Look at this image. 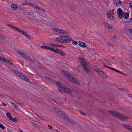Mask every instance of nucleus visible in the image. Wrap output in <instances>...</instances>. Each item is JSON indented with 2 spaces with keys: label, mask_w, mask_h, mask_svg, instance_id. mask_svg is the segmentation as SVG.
Instances as JSON below:
<instances>
[{
  "label": "nucleus",
  "mask_w": 132,
  "mask_h": 132,
  "mask_svg": "<svg viewBox=\"0 0 132 132\" xmlns=\"http://www.w3.org/2000/svg\"><path fill=\"white\" fill-rule=\"evenodd\" d=\"M45 79L50 80L52 82L55 84L58 87L60 92L63 93H70L71 92V90L69 88L62 85L61 83L59 81H55L53 79L47 76H45Z\"/></svg>",
  "instance_id": "obj_1"
},
{
  "label": "nucleus",
  "mask_w": 132,
  "mask_h": 132,
  "mask_svg": "<svg viewBox=\"0 0 132 132\" xmlns=\"http://www.w3.org/2000/svg\"><path fill=\"white\" fill-rule=\"evenodd\" d=\"M109 113L114 116L116 117L118 119L122 120H124L129 118L128 117L121 115L119 112L116 111L112 110H109L108 111Z\"/></svg>",
  "instance_id": "obj_2"
},
{
  "label": "nucleus",
  "mask_w": 132,
  "mask_h": 132,
  "mask_svg": "<svg viewBox=\"0 0 132 132\" xmlns=\"http://www.w3.org/2000/svg\"><path fill=\"white\" fill-rule=\"evenodd\" d=\"M54 111L59 115L62 118L65 119L68 122H70L71 123H72L71 121V118H69L67 115H65L64 113H62L60 109H59L55 107L54 108Z\"/></svg>",
  "instance_id": "obj_3"
},
{
  "label": "nucleus",
  "mask_w": 132,
  "mask_h": 132,
  "mask_svg": "<svg viewBox=\"0 0 132 132\" xmlns=\"http://www.w3.org/2000/svg\"><path fill=\"white\" fill-rule=\"evenodd\" d=\"M66 77L69 81L73 84H80L79 81L69 73L68 74V75H66Z\"/></svg>",
  "instance_id": "obj_4"
},
{
  "label": "nucleus",
  "mask_w": 132,
  "mask_h": 132,
  "mask_svg": "<svg viewBox=\"0 0 132 132\" xmlns=\"http://www.w3.org/2000/svg\"><path fill=\"white\" fill-rule=\"evenodd\" d=\"M78 59L80 62L81 64L83 65V66L86 71V72H88V70L87 68L86 63L85 61L84 60L79 57L78 58Z\"/></svg>",
  "instance_id": "obj_5"
},
{
  "label": "nucleus",
  "mask_w": 132,
  "mask_h": 132,
  "mask_svg": "<svg viewBox=\"0 0 132 132\" xmlns=\"http://www.w3.org/2000/svg\"><path fill=\"white\" fill-rule=\"evenodd\" d=\"M26 4L30 6H31L32 7L36 8L42 11H45V10L42 7H41L37 5H35L33 4H30L28 3H26Z\"/></svg>",
  "instance_id": "obj_6"
},
{
  "label": "nucleus",
  "mask_w": 132,
  "mask_h": 132,
  "mask_svg": "<svg viewBox=\"0 0 132 132\" xmlns=\"http://www.w3.org/2000/svg\"><path fill=\"white\" fill-rule=\"evenodd\" d=\"M63 43H68L72 41V39L70 37L63 36Z\"/></svg>",
  "instance_id": "obj_7"
},
{
  "label": "nucleus",
  "mask_w": 132,
  "mask_h": 132,
  "mask_svg": "<svg viewBox=\"0 0 132 132\" xmlns=\"http://www.w3.org/2000/svg\"><path fill=\"white\" fill-rule=\"evenodd\" d=\"M49 45V47L50 48H51L53 49V50H50V51H52L54 52V50H56V49H58V48L56 47H60V45L54 44H52V43H50Z\"/></svg>",
  "instance_id": "obj_8"
},
{
  "label": "nucleus",
  "mask_w": 132,
  "mask_h": 132,
  "mask_svg": "<svg viewBox=\"0 0 132 132\" xmlns=\"http://www.w3.org/2000/svg\"><path fill=\"white\" fill-rule=\"evenodd\" d=\"M52 30L55 32H57L62 34H65L66 32L62 29L56 28H53Z\"/></svg>",
  "instance_id": "obj_9"
},
{
  "label": "nucleus",
  "mask_w": 132,
  "mask_h": 132,
  "mask_svg": "<svg viewBox=\"0 0 132 132\" xmlns=\"http://www.w3.org/2000/svg\"><path fill=\"white\" fill-rule=\"evenodd\" d=\"M54 52L55 53H57L60 55L64 56L66 55V54L63 51L58 49L54 50Z\"/></svg>",
  "instance_id": "obj_10"
},
{
  "label": "nucleus",
  "mask_w": 132,
  "mask_h": 132,
  "mask_svg": "<svg viewBox=\"0 0 132 132\" xmlns=\"http://www.w3.org/2000/svg\"><path fill=\"white\" fill-rule=\"evenodd\" d=\"M17 31L22 34L25 36V37L28 38V39H31L30 37L29 36L26 32L25 31H24L21 30L19 28Z\"/></svg>",
  "instance_id": "obj_11"
},
{
  "label": "nucleus",
  "mask_w": 132,
  "mask_h": 132,
  "mask_svg": "<svg viewBox=\"0 0 132 132\" xmlns=\"http://www.w3.org/2000/svg\"><path fill=\"white\" fill-rule=\"evenodd\" d=\"M117 13L118 15L119 18L120 19H121L123 17L122 11L121 9L119 8L117 10Z\"/></svg>",
  "instance_id": "obj_12"
},
{
  "label": "nucleus",
  "mask_w": 132,
  "mask_h": 132,
  "mask_svg": "<svg viewBox=\"0 0 132 132\" xmlns=\"http://www.w3.org/2000/svg\"><path fill=\"white\" fill-rule=\"evenodd\" d=\"M113 3L114 5L116 6L121 5L122 4V2L120 0H113Z\"/></svg>",
  "instance_id": "obj_13"
},
{
  "label": "nucleus",
  "mask_w": 132,
  "mask_h": 132,
  "mask_svg": "<svg viewBox=\"0 0 132 132\" xmlns=\"http://www.w3.org/2000/svg\"><path fill=\"white\" fill-rule=\"evenodd\" d=\"M63 36L57 37L55 39L58 42L63 43Z\"/></svg>",
  "instance_id": "obj_14"
},
{
  "label": "nucleus",
  "mask_w": 132,
  "mask_h": 132,
  "mask_svg": "<svg viewBox=\"0 0 132 132\" xmlns=\"http://www.w3.org/2000/svg\"><path fill=\"white\" fill-rule=\"evenodd\" d=\"M0 61L6 62L10 64H12V63L11 62L5 58H4L3 57L1 56H0Z\"/></svg>",
  "instance_id": "obj_15"
},
{
  "label": "nucleus",
  "mask_w": 132,
  "mask_h": 132,
  "mask_svg": "<svg viewBox=\"0 0 132 132\" xmlns=\"http://www.w3.org/2000/svg\"><path fill=\"white\" fill-rule=\"evenodd\" d=\"M122 125L124 127L132 132V127L125 124H123Z\"/></svg>",
  "instance_id": "obj_16"
},
{
  "label": "nucleus",
  "mask_w": 132,
  "mask_h": 132,
  "mask_svg": "<svg viewBox=\"0 0 132 132\" xmlns=\"http://www.w3.org/2000/svg\"><path fill=\"white\" fill-rule=\"evenodd\" d=\"M11 8L13 10H16L18 8V6L17 5L15 4H13L11 5Z\"/></svg>",
  "instance_id": "obj_17"
},
{
  "label": "nucleus",
  "mask_w": 132,
  "mask_h": 132,
  "mask_svg": "<svg viewBox=\"0 0 132 132\" xmlns=\"http://www.w3.org/2000/svg\"><path fill=\"white\" fill-rule=\"evenodd\" d=\"M103 60H104V61H103L104 66L105 67H106L108 68V67H107L105 65V64H107L110 65L111 64L110 63L109 61H108V60H106L105 59H104Z\"/></svg>",
  "instance_id": "obj_18"
},
{
  "label": "nucleus",
  "mask_w": 132,
  "mask_h": 132,
  "mask_svg": "<svg viewBox=\"0 0 132 132\" xmlns=\"http://www.w3.org/2000/svg\"><path fill=\"white\" fill-rule=\"evenodd\" d=\"M104 26L107 28L109 29H111L112 28V26L108 23L105 22H104L103 23Z\"/></svg>",
  "instance_id": "obj_19"
},
{
  "label": "nucleus",
  "mask_w": 132,
  "mask_h": 132,
  "mask_svg": "<svg viewBox=\"0 0 132 132\" xmlns=\"http://www.w3.org/2000/svg\"><path fill=\"white\" fill-rule=\"evenodd\" d=\"M17 52L21 56H23L25 58H27L28 57L24 53L21 52L19 51H17Z\"/></svg>",
  "instance_id": "obj_20"
},
{
  "label": "nucleus",
  "mask_w": 132,
  "mask_h": 132,
  "mask_svg": "<svg viewBox=\"0 0 132 132\" xmlns=\"http://www.w3.org/2000/svg\"><path fill=\"white\" fill-rule=\"evenodd\" d=\"M60 72L63 75L65 76L66 77V75H68V74L69 73L68 72L63 70H61Z\"/></svg>",
  "instance_id": "obj_21"
},
{
  "label": "nucleus",
  "mask_w": 132,
  "mask_h": 132,
  "mask_svg": "<svg viewBox=\"0 0 132 132\" xmlns=\"http://www.w3.org/2000/svg\"><path fill=\"white\" fill-rule=\"evenodd\" d=\"M41 47L45 49L46 50H53V49H52L51 48H50L49 46H46L45 45H42L41 46Z\"/></svg>",
  "instance_id": "obj_22"
},
{
  "label": "nucleus",
  "mask_w": 132,
  "mask_h": 132,
  "mask_svg": "<svg viewBox=\"0 0 132 132\" xmlns=\"http://www.w3.org/2000/svg\"><path fill=\"white\" fill-rule=\"evenodd\" d=\"M79 45L80 46L83 47H85L86 46L85 44L81 42H79Z\"/></svg>",
  "instance_id": "obj_23"
},
{
  "label": "nucleus",
  "mask_w": 132,
  "mask_h": 132,
  "mask_svg": "<svg viewBox=\"0 0 132 132\" xmlns=\"http://www.w3.org/2000/svg\"><path fill=\"white\" fill-rule=\"evenodd\" d=\"M13 71L14 72H15V73L18 74V76L21 78H23V77L24 76L22 74L20 73L17 71H15L14 70Z\"/></svg>",
  "instance_id": "obj_24"
},
{
  "label": "nucleus",
  "mask_w": 132,
  "mask_h": 132,
  "mask_svg": "<svg viewBox=\"0 0 132 132\" xmlns=\"http://www.w3.org/2000/svg\"><path fill=\"white\" fill-rule=\"evenodd\" d=\"M8 25L11 27V28H12L15 29L16 30L18 31V29L19 28L16 27L14 26H13L11 24H7Z\"/></svg>",
  "instance_id": "obj_25"
},
{
  "label": "nucleus",
  "mask_w": 132,
  "mask_h": 132,
  "mask_svg": "<svg viewBox=\"0 0 132 132\" xmlns=\"http://www.w3.org/2000/svg\"><path fill=\"white\" fill-rule=\"evenodd\" d=\"M123 17L124 18L127 19L129 17V14L128 13H126L123 15Z\"/></svg>",
  "instance_id": "obj_26"
},
{
  "label": "nucleus",
  "mask_w": 132,
  "mask_h": 132,
  "mask_svg": "<svg viewBox=\"0 0 132 132\" xmlns=\"http://www.w3.org/2000/svg\"><path fill=\"white\" fill-rule=\"evenodd\" d=\"M5 39V37L3 35L0 34V39L1 40H4Z\"/></svg>",
  "instance_id": "obj_27"
},
{
  "label": "nucleus",
  "mask_w": 132,
  "mask_h": 132,
  "mask_svg": "<svg viewBox=\"0 0 132 132\" xmlns=\"http://www.w3.org/2000/svg\"><path fill=\"white\" fill-rule=\"evenodd\" d=\"M31 123L33 126L36 128H39V126L36 123L33 122H31Z\"/></svg>",
  "instance_id": "obj_28"
},
{
  "label": "nucleus",
  "mask_w": 132,
  "mask_h": 132,
  "mask_svg": "<svg viewBox=\"0 0 132 132\" xmlns=\"http://www.w3.org/2000/svg\"><path fill=\"white\" fill-rule=\"evenodd\" d=\"M11 104L12 105V106L15 109H18V107L15 104L12 102H11Z\"/></svg>",
  "instance_id": "obj_29"
},
{
  "label": "nucleus",
  "mask_w": 132,
  "mask_h": 132,
  "mask_svg": "<svg viewBox=\"0 0 132 132\" xmlns=\"http://www.w3.org/2000/svg\"><path fill=\"white\" fill-rule=\"evenodd\" d=\"M9 119L10 120L12 121H13L15 122H16L17 121V119L16 118H14L12 117Z\"/></svg>",
  "instance_id": "obj_30"
},
{
  "label": "nucleus",
  "mask_w": 132,
  "mask_h": 132,
  "mask_svg": "<svg viewBox=\"0 0 132 132\" xmlns=\"http://www.w3.org/2000/svg\"><path fill=\"white\" fill-rule=\"evenodd\" d=\"M6 115L8 118L9 119L11 117V115L10 113L9 112H7L6 114Z\"/></svg>",
  "instance_id": "obj_31"
},
{
  "label": "nucleus",
  "mask_w": 132,
  "mask_h": 132,
  "mask_svg": "<svg viewBox=\"0 0 132 132\" xmlns=\"http://www.w3.org/2000/svg\"><path fill=\"white\" fill-rule=\"evenodd\" d=\"M107 15L109 18L113 17V15H111V12H108L107 13Z\"/></svg>",
  "instance_id": "obj_32"
},
{
  "label": "nucleus",
  "mask_w": 132,
  "mask_h": 132,
  "mask_svg": "<svg viewBox=\"0 0 132 132\" xmlns=\"http://www.w3.org/2000/svg\"><path fill=\"white\" fill-rule=\"evenodd\" d=\"M0 128L4 130L5 129V127L1 123H0Z\"/></svg>",
  "instance_id": "obj_33"
},
{
  "label": "nucleus",
  "mask_w": 132,
  "mask_h": 132,
  "mask_svg": "<svg viewBox=\"0 0 132 132\" xmlns=\"http://www.w3.org/2000/svg\"><path fill=\"white\" fill-rule=\"evenodd\" d=\"M72 43L73 44L75 45H77V44L78 43L76 41L72 40Z\"/></svg>",
  "instance_id": "obj_34"
},
{
  "label": "nucleus",
  "mask_w": 132,
  "mask_h": 132,
  "mask_svg": "<svg viewBox=\"0 0 132 132\" xmlns=\"http://www.w3.org/2000/svg\"><path fill=\"white\" fill-rule=\"evenodd\" d=\"M23 78L25 79L26 81H29V79L28 77L24 76Z\"/></svg>",
  "instance_id": "obj_35"
},
{
  "label": "nucleus",
  "mask_w": 132,
  "mask_h": 132,
  "mask_svg": "<svg viewBox=\"0 0 132 132\" xmlns=\"http://www.w3.org/2000/svg\"><path fill=\"white\" fill-rule=\"evenodd\" d=\"M108 68L114 71H116V69H115L114 68H112V67H108Z\"/></svg>",
  "instance_id": "obj_36"
},
{
  "label": "nucleus",
  "mask_w": 132,
  "mask_h": 132,
  "mask_svg": "<svg viewBox=\"0 0 132 132\" xmlns=\"http://www.w3.org/2000/svg\"><path fill=\"white\" fill-rule=\"evenodd\" d=\"M115 71L117 72H118L120 73H121L122 74V75H124V74L123 73L121 72V71H119L118 70H117V69Z\"/></svg>",
  "instance_id": "obj_37"
},
{
  "label": "nucleus",
  "mask_w": 132,
  "mask_h": 132,
  "mask_svg": "<svg viewBox=\"0 0 132 132\" xmlns=\"http://www.w3.org/2000/svg\"><path fill=\"white\" fill-rule=\"evenodd\" d=\"M47 126H48L49 129H51L52 128V127L51 126L49 125H47Z\"/></svg>",
  "instance_id": "obj_38"
},
{
  "label": "nucleus",
  "mask_w": 132,
  "mask_h": 132,
  "mask_svg": "<svg viewBox=\"0 0 132 132\" xmlns=\"http://www.w3.org/2000/svg\"><path fill=\"white\" fill-rule=\"evenodd\" d=\"M111 12V15H113L114 14V10L113 9H112Z\"/></svg>",
  "instance_id": "obj_39"
},
{
  "label": "nucleus",
  "mask_w": 132,
  "mask_h": 132,
  "mask_svg": "<svg viewBox=\"0 0 132 132\" xmlns=\"http://www.w3.org/2000/svg\"><path fill=\"white\" fill-rule=\"evenodd\" d=\"M95 70L99 73V72L100 71V69H95Z\"/></svg>",
  "instance_id": "obj_40"
},
{
  "label": "nucleus",
  "mask_w": 132,
  "mask_h": 132,
  "mask_svg": "<svg viewBox=\"0 0 132 132\" xmlns=\"http://www.w3.org/2000/svg\"><path fill=\"white\" fill-rule=\"evenodd\" d=\"M99 73L100 74V75H102L103 74V72L102 71H101V70H100V71L99 72Z\"/></svg>",
  "instance_id": "obj_41"
},
{
  "label": "nucleus",
  "mask_w": 132,
  "mask_h": 132,
  "mask_svg": "<svg viewBox=\"0 0 132 132\" xmlns=\"http://www.w3.org/2000/svg\"><path fill=\"white\" fill-rule=\"evenodd\" d=\"M129 32L132 33V29H128Z\"/></svg>",
  "instance_id": "obj_42"
},
{
  "label": "nucleus",
  "mask_w": 132,
  "mask_h": 132,
  "mask_svg": "<svg viewBox=\"0 0 132 132\" xmlns=\"http://www.w3.org/2000/svg\"><path fill=\"white\" fill-rule=\"evenodd\" d=\"M129 97L132 99V94H129Z\"/></svg>",
  "instance_id": "obj_43"
},
{
  "label": "nucleus",
  "mask_w": 132,
  "mask_h": 132,
  "mask_svg": "<svg viewBox=\"0 0 132 132\" xmlns=\"http://www.w3.org/2000/svg\"><path fill=\"white\" fill-rule=\"evenodd\" d=\"M30 14L32 15L34 14V12L33 11H32L30 12Z\"/></svg>",
  "instance_id": "obj_44"
},
{
  "label": "nucleus",
  "mask_w": 132,
  "mask_h": 132,
  "mask_svg": "<svg viewBox=\"0 0 132 132\" xmlns=\"http://www.w3.org/2000/svg\"><path fill=\"white\" fill-rule=\"evenodd\" d=\"M130 7L132 8V2H131L130 3Z\"/></svg>",
  "instance_id": "obj_45"
},
{
  "label": "nucleus",
  "mask_w": 132,
  "mask_h": 132,
  "mask_svg": "<svg viewBox=\"0 0 132 132\" xmlns=\"http://www.w3.org/2000/svg\"><path fill=\"white\" fill-rule=\"evenodd\" d=\"M2 104L3 105V106H6V104H5V103H2Z\"/></svg>",
  "instance_id": "obj_46"
},
{
  "label": "nucleus",
  "mask_w": 132,
  "mask_h": 132,
  "mask_svg": "<svg viewBox=\"0 0 132 132\" xmlns=\"http://www.w3.org/2000/svg\"><path fill=\"white\" fill-rule=\"evenodd\" d=\"M81 113L82 114H83V115H86L85 114V113L82 112H81Z\"/></svg>",
  "instance_id": "obj_47"
},
{
  "label": "nucleus",
  "mask_w": 132,
  "mask_h": 132,
  "mask_svg": "<svg viewBox=\"0 0 132 132\" xmlns=\"http://www.w3.org/2000/svg\"><path fill=\"white\" fill-rule=\"evenodd\" d=\"M8 131H9V132H13L12 131L9 130Z\"/></svg>",
  "instance_id": "obj_48"
},
{
  "label": "nucleus",
  "mask_w": 132,
  "mask_h": 132,
  "mask_svg": "<svg viewBox=\"0 0 132 132\" xmlns=\"http://www.w3.org/2000/svg\"><path fill=\"white\" fill-rule=\"evenodd\" d=\"M20 132H22V131L21 130H20Z\"/></svg>",
  "instance_id": "obj_49"
},
{
  "label": "nucleus",
  "mask_w": 132,
  "mask_h": 132,
  "mask_svg": "<svg viewBox=\"0 0 132 132\" xmlns=\"http://www.w3.org/2000/svg\"><path fill=\"white\" fill-rule=\"evenodd\" d=\"M111 44H109V46H111Z\"/></svg>",
  "instance_id": "obj_50"
},
{
  "label": "nucleus",
  "mask_w": 132,
  "mask_h": 132,
  "mask_svg": "<svg viewBox=\"0 0 132 132\" xmlns=\"http://www.w3.org/2000/svg\"><path fill=\"white\" fill-rule=\"evenodd\" d=\"M62 47L64 48V46H62Z\"/></svg>",
  "instance_id": "obj_51"
},
{
  "label": "nucleus",
  "mask_w": 132,
  "mask_h": 132,
  "mask_svg": "<svg viewBox=\"0 0 132 132\" xmlns=\"http://www.w3.org/2000/svg\"><path fill=\"white\" fill-rule=\"evenodd\" d=\"M104 75L106 76V77H107V76L105 75L104 74Z\"/></svg>",
  "instance_id": "obj_52"
}]
</instances>
